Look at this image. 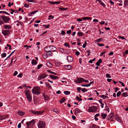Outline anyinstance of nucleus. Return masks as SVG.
Here are the masks:
<instances>
[{
	"label": "nucleus",
	"instance_id": "473e14b6",
	"mask_svg": "<svg viewBox=\"0 0 128 128\" xmlns=\"http://www.w3.org/2000/svg\"><path fill=\"white\" fill-rule=\"evenodd\" d=\"M78 34L79 36H82L84 34V33L82 32H78Z\"/></svg>",
	"mask_w": 128,
	"mask_h": 128
},
{
	"label": "nucleus",
	"instance_id": "e433bc0d",
	"mask_svg": "<svg viewBox=\"0 0 128 128\" xmlns=\"http://www.w3.org/2000/svg\"><path fill=\"white\" fill-rule=\"evenodd\" d=\"M80 111V110H79V109H78V108H76L75 110V112L76 114H77L78 113V112H79Z\"/></svg>",
	"mask_w": 128,
	"mask_h": 128
},
{
	"label": "nucleus",
	"instance_id": "39448f33",
	"mask_svg": "<svg viewBox=\"0 0 128 128\" xmlns=\"http://www.w3.org/2000/svg\"><path fill=\"white\" fill-rule=\"evenodd\" d=\"M1 18L6 23H8L10 19L9 17L4 15L2 16H1Z\"/></svg>",
	"mask_w": 128,
	"mask_h": 128
},
{
	"label": "nucleus",
	"instance_id": "aec40b11",
	"mask_svg": "<svg viewBox=\"0 0 128 128\" xmlns=\"http://www.w3.org/2000/svg\"><path fill=\"white\" fill-rule=\"evenodd\" d=\"M32 65H36L37 64V62L36 60L33 59L32 61Z\"/></svg>",
	"mask_w": 128,
	"mask_h": 128
},
{
	"label": "nucleus",
	"instance_id": "ea45409f",
	"mask_svg": "<svg viewBox=\"0 0 128 128\" xmlns=\"http://www.w3.org/2000/svg\"><path fill=\"white\" fill-rule=\"evenodd\" d=\"M1 12L4 13L5 14H6L10 15V14L8 13V12H4V11H0V13H1Z\"/></svg>",
	"mask_w": 128,
	"mask_h": 128
},
{
	"label": "nucleus",
	"instance_id": "6e6d98bb",
	"mask_svg": "<svg viewBox=\"0 0 128 128\" xmlns=\"http://www.w3.org/2000/svg\"><path fill=\"white\" fill-rule=\"evenodd\" d=\"M22 75V73H20L17 76V77H21Z\"/></svg>",
	"mask_w": 128,
	"mask_h": 128
},
{
	"label": "nucleus",
	"instance_id": "338daca9",
	"mask_svg": "<svg viewBox=\"0 0 128 128\" xmlns=\"http://www.w3.org/2000/svg\"><path fill=\"white\" fill-rule=\"evenodd\" d=\"M4 118L3 116H0V120H1Z\"/></svg>",
	"mask_w": 128,
	"mask_h": 128
},
{
	"label": "nucleus",
	"instance_id": "49530a36",
	"mask_svg": "<svg viewBox=\"0 0 128 128\" xmlns=\"http://www.w3.org/2000/svg\"><path fill=\"white\" fill-rule=\"evenodd\" d=\"M64 50V49L61 48H60L59 49V51L62 53L63 52Z\"/></svg>",
	"mask_w": 128,
	"mask_h": 128
},
{
	"label": "nucleus",
	"instance_id": "7ed1b4c3",
	"mask_svg": "<svg viewBox=\"0 0 128 128\" xmlns=\"http://www.w3.org/2000/svg\"><path fill=\"white\" fill-rule=\"evenodd\" d=\"M98 110L97 107L95 106H93L89 107L88 110V111L90 112H95Z\"/></svg>",
	"mask_w": 128,
	"mask_h": 128
},
{
	"label": "nucleus",
	"instance_id": "69168bd1",
	"mask_svg": "<svg viewBox=\"0 0 128 128\" xmlns=\"http://www.w3.org/2000/svg\"><path fill=\"white\" fill-rule=\"evenodd\" d=\"M64 45L66 46H68L69 48H70L69 45L67 43H65L64 44Z\"/></svg>",
	"mask_w": 128,
	"mask_h": 128
},
{
	"label": "nucleus",
	"instance_id": "20e7f679",
	"mask_svg": "<svg viewBox=\"0 0 128 128\" xmlns=\"http://www.w3.org/2000/svg\"><path fill=\"white\" fill-rule=\"evenodd\" d=\"M38 128H45V123L42 121H40L38 124Z\"/></svg>",
	"mask_w": 128,
	"mask_h": 128
},
{
	"label": "nucleus",
	"instance_id": "423d86ee",
	"mask_svg": "<svg viewBox=\"0 0 128 128\" xmlns=\"http://www.w3.org/2000/svg\"><path fill=\"white\" fill-rule=\"evenodd\" d=\"M30 112L31 113H32L34 114L37 115L42 114L43 112H42L41 111H37L32 110L30 111Z\"/></svg>",
	"mask_w": 128,
	"mask_h": 128
},
{
	"label": "nucleus",
	"instance_id": "a19ab883",
	"mask_svg": "<svg viewBox=\"0 0 128 128\" xmlns=\"http://www.w3.org/2000/svg\"><path fill=\"white\" fill-rule=\"evenodd\" d=\"M76 98L77 100H78V101H82V99L81 98H79L77 96L76 97Z\"/></svg>",
	"mask_w": 128,
	"mask_h": 128
},
{
	"label": "nucleus",
	"instance_id": "37998d69",
	"mask_svg": "<svg viewBox=\"0 0 128 128\" xmlns=\"http://www.w3.org/2000/svg\"><path fill=\"white\" fill-rule=\"evenodd\" d=\"M6 54L5 53H4L1 54V56L2 57H4L6 56Z\"/></svg>",
	"mask_w": 128,
	"mask_h": 128
},
{
	"label": "nucleus",
	"instance_id": "9d476101",
	"mask_svg": "<svg viewBox=\"0 0 128 128\" xmlns=\"http://www.w3.org/2000/svg\"><path fill=\"white\" fill-rule=\"evenodd\" d=\"M45 51L46 52H49L50 51V46H47L44 49Z\"/></svg>",
	"mask_w": 128,
	"mask_h": 128
},
{
	"label": "nucleus",
	"instance_id": "864d4df0",
	"mask_svg": "<svg viewBox=\"0 0 128 128\" xmlns=\"http://www.w3.org/2000/svg\"><path fill=\"white\" fill-rule=\"evenodd\" d=\"M106 51H104V52H101L100 53V56H102V55L104 54H105L106 52Z\"/></svg>",
	"mask_w": 128,
	"mask_h": 128
},
{
	"label": "nucleus",
	"instance_id": "e2e57ef3",
	"mask_svg": "<svg viewBox=\"0 0 128 128\" xmlns=\"http://www.w3.org/2000/svg\"><path fill=\"white\" fill-rule=\"evenodd\" d=\"M75 54H76L77 56H78L80 54V53L78 51H77L76 52V53H75Z\"/></svg>",
	"mask_w": 128,
	"mask_h": 128
},
{
	"label": "nucleus",
	"instance_id": "1a4fd4ad",
	"mask_svg": "<svg viewBox=\"0 0 128 128\" xmlns=\"http://www.w3.org/2000/svg\"><path fill=\"white\" fill-rule=\"evenodd\" d=\"M47 76L45 74L40 75L38 76V80H41L42 79L44 78Z\"/></svg>",
	"mask_w": 128,
	"mask_h": 128
},
{
	"label": "nucleus",
	"instance_id": "f257e3e1",
	"mask_svg": "<svg viewBox=\"0 0 128 128\" xmlns=\"http://www.w3.org/2000/svg\"><path fill=\"white\" fill-rule=\"evenodd\" d=\"M32 92L33 94L38 95L41 92L40 88L38 86H34L32 90Z\"/></svg>",
	"mask_w": 128,
	"mask_h": 128
},
{
	"label": "nucleus",
	"instance_id": "a18cd8bd",
	"mask_svg": "<svg viewBox=\"0 0 128 128\" xmlns=\"http://www.w3.org/2000/svg\"><path fill=\"white\" fill-rule=\"evenodd\" d=\"M86 42L85 41V43L83 44L82 47L84 48H85L86 46Z\"/></svg>",
	"mask_w": 128,
	"mask_h": 128
},
{
	"label": "nucleus",
	"instance_id": "3c124183",
	"mask_svg": "<svg viewBox=\"0 0 128 128\" xmlns=\"http://www.w3.org/2000/svg\"><path fill=\"white\" fill-rule=\"evenodd\" d=\"M106 77L107 78H111V77L110 76L109 74H107L106 75Z\"/></svg>",
	"mask_w": 128,
	"mask_h": 128
},
{
	"label": "nucleus",
	"instance_id": "a878e982",
	"mask_svg": "<svg viewBox=\"0 0 128 128\" xmlns=\"http://www.w3.org/2000/svg\"><path fill=\"white\" fill-rule=\"evenodd\" d=\"M65 100V98L63 97L61 99V100L59 101V102L60 104H61L64 102Z\"/></svg>",
	"mask_w": 128,
	"mask_h": 128
},
{
	"label": "nucleus",
	"instance_id": "6ab92c4d",
	"mask_svg": "<svg viewBox=\"0 0 128 128\" xmlns=\"http://www.w3.org/2000/svg\"><path fill=\"white\" fill-rule=\"evenodd\" d=\"M98 1L100 3V4L102 6H104V7H105L106 6V5L104 4L102 2L101 0H98Z\"/></svg>",
	"mask_w": 128,
	"mask_h": 128
},
{
	"label": "nucleus",
	"instance_id": "4468645a",
	"mask_svg": "<svg viewBox=\"0 0 128 128\" xmlns=\"http://www.w3.org/2000/svg\"><path fill=\"white\" fill-rule=\"evenodd\" d=\"M77 78L78 79V83H80V82H84V79L82 78Z\"/></svg>",
	"mask_w": 128,
	"mask_h": 128
},
{
	"label": "nucleus",
	"instance_id": "0e129e2a",
	"mask_svg": "<svg viewBox=\"0 0 128 128\" xmlns=\"http://www.w3.org/2000/svg\"><path fill=\"white\" fill-rule=\"evenodd\" d=\"M60 10H62V11H63V10H66V8H60Z\"/></svg>",
	"mask_w": 128,
	"mask_h": 128
},
{
	"label": "nucleus",
	"instance_id": "4c0bfd02",
	"mask_svg": "<svg viewBox=\"0 0 128 128\" xmlns=\"http://www.w3.org/2000/svg\"><path fill=\"white\" fill-rule=\"evenodd\" d=\"M43 66L42 64H40L38 65L37 66V69H39L41 67Z\"/></svg>",
	"mask_w": 128,
	"mask_h": 128
},
{
	"label": "nucleus",
	"instance_id": "7c9ffc66",
	"mask_svg": "<svg viewBox=\"0 0 128 128\" xmlns=\"http://www.w3.org/2000/svg\"><path fill=\"white\" fill-rule=\"evenodd\" d=\"M81 91L83 92H87L88 91V90L85 88H84L81 89Z\"/></svg>",
	"mask_w": 128,
	"mask_h": 128
},
{
	"label": "nucleus",
	"instance_id": "72a5a7b5",
	"mask_svg": "<svg viewBox=\"0 0 128 128\" xmlns=\"http://www.w3.org/2000/svg\"><path fill=\"white\" fill-rule=\"evenodd\" d=\"M5 28L6 29H10L12 28V27L11 26H8L6 25L5 26Z\"/></svg>",
	"mask_w": 128,
	"mask_h": 128
},
{
	"label": "nucleus",
	"instance_id": "393cba45",
	"mask_svg": "<svg viewBox=\"0 0 128 128\" xmlns=\"http://www.w3.org/2000/svg\"><path fill=\"white\" fill-rule=\"evenodd\" d=\"M38 12V10L37 11H34L32 12H30V13H29L28 14V15L29 16H31L32 14H34L35 13H36V12Z\"/></svg>",
	"mask_w": 128,
	"mask_h": 128
},
{
	"label": "nucleus",
	"instance_id": "774afa93",
	"mask_svg": "<svg viewBox=\"0 0 128 128\" xmlns=\"http://www.w3.org/2000/svg\"><path fill=\"white\" fill-rule=\"evenodd\" d=\"M82 59L81 58H80L79 59V63L80 64H81V63L82 62Z\"/></svg>",
	"mask_w": 128,
	"mask_h": 128
},
{
	"label": "nucleus",
	"instance_id": "c756f323",
	"mask_svg": "<svg viewBox=\"0 0 128 128\" xmlns=\"http://www.w3.org/2000/svg\"><path fill=\"white\" fill-rule=\"evenodd\" d=\"M64 94L66 95H68L70 94V92L69 91H66L64 92Z\"/></svg>",
	"mask_w": 128,
	"mask_h": 128
},
{
	"label": "nucleus",
	"instance_id": "052dcab7",
	"mask_svg": "<svg viewBox=\"0 0 128 128\" xmlns=\"http://www.w3.org/2000/svg\"><path fill=\"white\" fill-rule=\"evenodd\" d=\"M24 6L25 7L28 8L29 7V4L26 3L24 4Z\"/></svg>",
	"mask_w": 128,
	"mask_h": 128
},
{
	"label": "nucleus",
	"instance_id": "13d9d810",
	"mask_svg": "<svg viewBox=\"0 0 128 128\" xmlns=\"http://www.w3.org/2000/svg\"><path fill=\"white\" fill-rule=\"evenodd\" d=\"M77 91L78 92H80V90L81 89L80 87H78L77 88Z\"/></svg>",
	"mask_w": 128,
	"mask_h": 128
},
{
	"label": "nucleus",
	"instance_id": "680f3d73",
	"mask_svg": "<svg viewBox=\"0 0 128 128\" xmlns=\"http://www.w3.org/2000/svg\"><path fill=\"white\" fill-rule=\"evenodd\" d=\"M98 46H104V44H100L98 43Z\"/></svg>",
	"mask_w": 128,
	"mask_h": 128
},
{
	"label": "nucleus",
	"instance_id": "5701e85b",
	"mask_svg": "<svg viewBox=\"0 0 128 128\" xmlns=\"http://www.w3.org/2000/svg\"><path fill=\"white\" fill-rule=\"evenodd\" d=\"M102 118L103 119H105L107 116V114H101Z\"/></svg>",
	"mask_w": 128,
	"mask_h": 128
},
{
	"label": "nucleus",
	"instance_id": "412c9836",
	"mask_svg": "<svg viewBox=\"0 0 128 128\" xmlns=\"http://www.w3.org/2000/svg\"><path fill=\"white\" fill-rule=\"evenodd\" d=\"M102 62V60L101 59H100L99 60L97 61L96 63V64L97 66H99L100 64Z\"/></svg>",
	"mask_w": 128,
	"mask_h": 128
},
{
	"label": "nucleus",
	"instance_id": "c03bdc74",
	"mask_svg": "<svg viewBox=\"0 0 128 128\" xmlns=\"http://www.w3.org/2000/svg\"><path fill=\"white\" fill-rule=\"evenodd\" d=\"M47 66L48 65L50 67H52V64L50 62H48L47 64Z\"/></svg>",
	"mask_w": 128,
	"mask_h": 128
},
{
	"label": "nucleus",
	"instance_id": "cd10ccee",
	"mask_svg": "<svg viewBox=\"0 0 128 128\" xmlns=\"http://www.w3.org/2000/svg\"><path fill=\"white\" fill-rule=\"evenodd\" d=\"M70 53L69 51L66 49H64L62 53L64 54H68Z\"/></svg>",
	"mask_w": 128,
	"mask_h": 128
},
{
	"label": "nucleus",
	"instance_id": "603ef678",
	"mask_svg": "<svg viewBox=\"0 0 128 128\" xmlns=\"http://www.w3.org/2000/svg\"><path fill=\"white\" fill-rule=\"evenodd\" d=\"M6 46H7L9 47V50H11V46L10 45L7 44Z\"/></svg>",
	"mask_w": 128,
	"mask_h": 128
},
{
	"label": "nucleus",
	"instance_id": "0eeeda50",
	"mask_svg": "<svg viewBox=\"0 0 128 128\" xmlns=\"http://www.w3.org/2000/svg\"><path fill=\"white\" fill-rule=\"evenodd\" d=\"M2 32L4 36H6L10 34V32L9 30H3L2 31Z\"/></svg>",
	"mask_w": 128,
	"mask_h": 128
},
{
	"label": "nucleus",
	"instance_id": "c85d7f7f",
	"mask_svg": "<svg viewBox=\"0 0 128 128\" xmlns=\"http://www.w3.org/2000/svg\"><path fill=\"white\" fill-rule=\"evenodd\" d=\"M128 96L126 92H124L122 94V96H124L126 97Z\"/></svg>",
	"mask_w": 128,
	"mask_h": 128
},
{
	"label": "nucleus",
	"instance_id": "8fccbe9b",
	"mask_svg": "<svg viewBox=\"0 0 128 128\" xmlns=\"http://www.w3.org/2000/svg\"><path fill=\"white\" fill-rule=\"evenodd\" d=\"M49 98L48 96H44V98L45 99V100H48L49 99Z\"/></svg>",
	"mask_w": 128,
	"mask_h": 128
},
{
	"label": "nucleus",
	"instance_id": "ddd939ff",
	"mask_svg": "<svg viewBox=\"0 0 128 128\" xmlns=\"http://www.w3.org/2000/svg\"><path fill=\"white\" fill-rule=\"evenodd\" d=\"M18 113L19 115L21 116H22L25 114V112L21 110H19L18 112Z\"/></svg>",
	"mask_w": 128,
	"mask_h": 128
},
{
	"label": "nucleus",
	"instance_id": "f3484780",
	"mask_svg": "<svg viewBox=\"0 0 128 128\" xmlns=\"http://www.w3.org/2000/svg\"><path fill=\"white\" fill-rule=\"evenodd\" d=\"M65 68L67 70H70L72 68V66L70 65H67L65 66H64Z\"/></svg>",
	"mask_w": 128,
	"mask_h": 128
},
{
	"label": "nucleus",
	"instance_id": "de8ad7c7",
	"mask_svg": "<svg viewBox=\"0 0 128 128\" xmlns=\"http://www.w3.org/2000/svg\"><path fill=\"white\" fill-rule=\"evenodd\" d=\"M47 55L46 54H43V57L44 59H46L47 58Z\"/></svg>",
	"mask_w": 128,
	"mask_h": 128
},
{
	"label": "nucleus",
	"instance_id": "09e8293b",
	"mask_svg": "<svg viewBox=\"0 0 128 128\" xmlns=\"http://www.w3.org/2000/svg\"><path fill=\"white\" fill-rule=\"evenodd\" d=\"M71 32V30H68L66 32V33L68 34H70Z\"/></svg>",
	"mask_w": 128,
	"mask_h": 128
},
{
	"label": "nucleus",
	"instance_id": "6e6552de",
	"mask_svg": "<svg viewBox=\"0 0 128 128\" xmlns=\"http://www.w3.org/2000/svg\"><path fill=\"white\" fill-rule=\"evenodd\" d=\"M67 59L68 60V62H72L73 61V58L72 57L70 56H67Z\"/></svg>",
	"mask_w": 128,
	"mask_h": 128
},
{
	"label": "nucleus",
	"instance_id": "79ce46f5",
	"mask_svg": "<svg viewBox=\"0 0 128 128\" xmlns=\"http://www.w3.org/2000/svg\"><path fill=\"white\" fill-rule=\"evenodd\" d=\"M48 52H49L50 53H49L48 54L46 53V54L47 55V56L48 55L49 56H52V54H53V53L51 52L50 51Z\"/></svg>",
	"mask_w": 128,
	"mask_h": 128
},
{
	"label": "nucleus",
	"instance_id": "2f4dec72",
	"mask_svg": "<svg viewBox=\"0 0 128 128\" xmlns=\"http://www.w3.org/2000/svg\"><path fill=\"white\" fill-rule=\"evenodd\" d=\"M47 71L48 72H49L50 73L53 74L54 75H56V73L55 72H52V71L49 70H48Z\"/></svg>",
	"mask_w": 128,
	"mask_h": 128
},
{
	"label": "nucleus",
	"instance_id": "bf43d9fd",
	"mask_svg": "<svg viewBox=\"0 0 128 128\" xmlns=\"http://www.w3.org/2000/svg\"><path fill=\"white\" fill-rule=\"evenodd\" d=\"M18 74V72L17 71H16L13 74V75L14 76H16Z\"/></svg>",
	"mask_w": 128,
	"mask_h": 128
},
{
	"label": "nucleus",
	"instance_id": "2eb2a0df",
	"mask_svg": "<svg viewBox=\"0 0 128 128\" xmlns=\"http://www.w3.org/2000/svg\"><path fill=\"white\" fill-rule=\"evenodd\" d=\"M124 7L126 8H128V0H126L124 1Z\"/></svg>",
	"mask_w": 128,
	"mask_h": 128
},
{
	"label": "nucleus",
	"instance_id": "4d7b16f0",
	"mask_svg": "<svg viewBox=\"0 0 128 128\" xmlns=\"http://www.w3.org/2000/svg\"><path fill=\"white\" fill-rule=\"evenodd\" d=\"M102 38H100L96 40L95 41L100 42V40H102Z\"/></svg>",
	"mask_w": 128,
	"mask_h": 128
},
{
	"label": "nucleus",
	"instance_id": "58836bf2",
	"mask_svg": "<svg viewBox=\"0 0 128 128\" xmlns=\"http://www.w3.org/2000/svg\"><path fill=\"white\" fill-rule=\"evenodd\" d=\"M86 52L88 53L87 56H88L90 54V52L89 50H87L86 51Z\"/></svg>",
	"mask_w": 128,
	"mask_h": 128
},
{
	"label": "nucleus",
	"instance_id": "b1692460",
	"mask_svg": "<svg viewBox=\"0 0 128 128\" xmlns=\"http://www.w3.org/2000/svg\"><path fill=\"white\" fill-rule=\"evenodd\" d=\"M116 120L118 121L119 122H121V120L120 119L119 116H118L116 115L115 116Z\"/></svg>",
	"mask_w": 128,
	"mask_h": 128
},
{
	"label": "nucleus",
	"instance_id": "c9c22d12",
	"mask_svg": "<svg viewBox=\"0 0 128 128\" xmlns=\"http://www.w3.org/2000/svg\"><path fill=\"white\" fill-rule=\"evenodd\" d=\"M53 111L56 112V114H57L58 112L57 109L56 108H54L53 109Z\"/></svg>",
	"mask_w": 128,
	"mask_h": 128
},
{
	"label": "nucleus",
	"instance_id": "5fc2aeb1",
	"mask_svg": "<svg viewBox=\"0 0 128 128\" xmlns=\"http://www.w3.org/2000/svg\"><path fill=\"white\" fill-rule=\"evenodd\" d=\"M49 18H48V20H50L51 19L50 18V17H51V18H54V16H52V15H50L49 16Z\"/></svg>",
	"mask_w": 128,
	"mask_h": 128
},
{
	"label": "nucleus",
	"instance_id": "a211bd4d",
	"mask_svg": "<svg viewBox=\"0 0 128 128\" xmlns=\"http://www.w3.org/2000/svg\"><path fill=\"white\" fill-rule=\"evenodd\" d=\"M50 77L53 80H55L56 78H58L57 76L50 75H49Z\"/></svg>",
	"mask_w": 128,
	"mask_h": 128
},
{
	"label": "nucleus",
	"instance_id": "4be33fe9",
	"mask_svg": "<svg viewBox=\"0 0 128 128\" xmlns=\"http://www.w3.org/2000/svg\"><path fill=\"white\" fill-rule=\"evenodd\" d=\"M82 19L84 20H91L92 18L90 17L86 16L82 18Z\"/></svg>",
	"mask_w": 128,
	"mask_h": 128
},
{
	"label": "nucleus",
	"instance_id": "f704fd0d",
	"mask_svg": "<svg viewBox=\"0 0 128 128\" xmlns=\"http://www.w3.org/2000/svg\"><path fill=\"white\" fill-rule=\"evenodd\" d=\"M121 94V93L120 91H118L117 93V96L118 97H119L120 95Z\"/></svg>",
	"mask_w": 128,
	"mask_h": 128
},
{
	"label": "nucleus",
	"instance_id": "f03ea898",
	"mask_svg": "<svg viewBox=\"0 0 128 128\" xmlns=\"http://www.w3.org/2000/svg\"><path fill=\"white\" fill-rule=\"evenodd\" d=\"M25 92L27 100L29 102H31L32 100V96L29 90H26Z\"/></svg>",
	"mask_w": 128,
	"mask_h": 128
},
{
	"label": "nucleus",
	"instance_id": "f8f14e48",
	"mask_svg": "<svg viewBox=\"0 0 128 128\" xmlns=\"http://www.w3.org/2000/svg\"><path fill=\"white\" fill-rule=\"evenodd\" d=\"M50 51L54 52L56 51L57 49L56 47L53 46H50Z\"/></svg>",
	"mask_w": 128,
	"mask_h": 128
},
{
	"label": "nucleus",
	"instance_id": "dca6fc26",
	"mask_svg": "<svg viewBox=\"0 0 128 128\" xmlns=\"http://www.w3.org/2000/svg\"><path fill=\"white\" fill-rule=\"evenodd\" d=\"M114 117L113 116L111 115L110 114L109 115H108L106 118V119L108 120H109L110 119L112 120L113 118Z\"/></svg>",
	"mask_w": 128,
	"mask_h": 128
},
{
	"label": "nucleus",
	"instance_id": "bb28decb",
	"mask_svg": "<svg viewBox=\"0 0 128 128\" xmlns=\"http://www.w3.org/2000/svg\"><path fill=\"white\" fill-rule=\"evenodd\" d=\"M45 84L46 86H48V88L50 89L52 88V86L50 85V84L49 83L47 82H45Z\"/></svg>",
	"mask_w": 128,
	"mask_h": 128
},
{
	"label": "nucleus",
	"instance_id": "9b49d317",
	"mask_svg": "<svg viewBox=\"0 0 128 128\" xmlns=\"http://www.w3.org/2000/svg\"><path fill=\"white\" fill-rule=\"evenodd\" d=\"M35 122L34 120H32L30 122H26V125L27 126H30L31 124H34Z\"/></svg>",
	"mask_w": 128,
	"mask_h": 128
}]
</instances>
